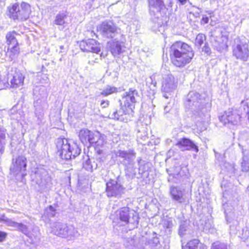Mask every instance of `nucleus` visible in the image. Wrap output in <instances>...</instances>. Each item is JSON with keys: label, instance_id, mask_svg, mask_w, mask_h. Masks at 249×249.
<instances>
[{"label": "nucleus", "instance_id": "bb28decb", "mask_svg": "<svg viewBox=\"0 0 249 249\" xmlns=\"http://www.w3.org/2000/svg\"><path fill=\"white\" fill-rule=\"evenodd\" d=\"M95 137H97V139H95L94 142L91 143L90 146H93L97 151V152L100 154L102 153L103 150L100 149L101 148L103 147L104 144L106 143L105 141L104 135H101L99 132H96Z\"/></svg>", "mask_w": 249, "mask_h": 249}, {"label": "nucleus", "instance_id": "603ef678", "mask_svg": "<svg viewBox=\"0 0 249 249\" xmlns=\"http://www.w3.org/2000/svg\"><path fill=\"white\" fill-rule=\"evenodd\" d=\"M219 249H227L226 245L224 244H220L219 245Z\"/></svg>", "mask_w": 249, "mask_h": 249}, {"label": "nucleus", "instance_id": "f03ea898", "mask_svg": "<svg viewBox=\"0 0 249 249\" xmlns=\"http://www.w3.org/2000/svg\"><path fill=\"white\" fill-rule=\"evenodd\" d=\"M204 99L196 91H190L187 95L185 107L187 111L201 117L204 111Z\"/></svg>", "mask_w": 249, "mask_h": 249}, {"label": "nucleus", "instance_id": "20e7f679", "mask_svg": "<svg viewBox=\"0 0 249 249\" xmlns=\"http://www.w3.org/2000/svg\"><path fill=\"white\" fill-rule=\"evenodd\" d=\"M32 178L38 185V191L41 193L49 192L53 187L51 177L43 168H37L34 174L31 175Z\"/></svg>", "mask_w": 249, "mask_h": 249}, {"label": "nucleus", "instance_id": "e433bc0d", "mask_svg": "<svg viewBox=\"0 0 249 249\" xmlns=\"http://www.w3.org/2000/svg\"><path fill=\"white\" fill-rule=\"evenodd\" d=\"M67 18V15L65 13H59L56 16L53 23L57 25L63 26L65 23Z\"/></svg>", "mask_w": 249, "mask_h": 249}, {"label": "nucleus", "instance_id": "c85d7f7f", "mask_svg": "<svg viewBox=\"0 0 249 249\" xmlns=\"http://www.w3.org/2000/svg\"><path fill=\"white\" fill-rule=\"evenodd\" d=\"M8 136L6 129L0 125V154H2L6 144V138Z\"/></svg>", "mask_w": 249, "mask_h": 249}, {"label": "nucleus", "instance_id": "7ed1b4c3", "mask_svg": "<svg viewBox=\"0 0 249 249\" xmlns=\"http://www.w3.org/2000/svg\"><path fill=\"white\" fill-rule=\"evenodd\" d=\"M7 10L10 18L19 21L26 20L31 13L30 4L25 2L11 4L7 7Z\"/></svg>", "mask_w": 249, "mask_h": 249}, {"label": "nucleus", "instance_id": "6ab92c4d", "mask_svg": "<svg viewBox=\"0 0 249 249\" xmlns=\"http://www.w3.org/2000/svg\"><path fill=\"white\" fill-rule=\"evenodd\" d=\"M121 107L119 111L114 110L109 115L112 119H117L121 121L127 122L130 120L133 116V113H129L128 111V107L124 105H121Z\"/></svg>", "mask_w": 249, "mask_h": 249}, {"label": "nucleus", "instance_id": "8fccbe9b", "mask_svg": "<svg viewBox=\"0 0 249 249\" xmlns=\"http://www.w3.org/2000/svg\"><path fill=\"white\" fill-rule=\"evenodd\" d=\"M211 249H218V243L214 242L212 244Z\"/></svg>", "mask_w": 249, "mask_h": 249}, {"label": "nucleus", "instance_id": "423d86ee", "mask_svg": "<svg viewBox=\"0 0 249 249\" xmlns=\"http://www.w3.org/2000/svg\"><path fill=\"white\" fill-rule=\"evenodd\" d=\"M249 40L244 36L236 37L232 45V52L237 59L247 61L249 57Z\"/></svg>", "mask_w": 249, "mask_h": 249}, {"label": "nucleus", "instance_id": "79ce46f5", "mask_svg": "<svg viewBox=\"0 0 249 249\" xmlns=\"http://www.w3.org/2000/svg\"><path fill=\"white\" fill-rule=\"evenodd\" d=\"M17 230L20 231L23 233L25 235H28V230L27 227L22 223H18V226H17Z\"/></svg>", "mask_w": 249, "mask_h": 249}, {"label": "nucleus", "instance_id": "f257e3e1", "mask_svg": "<svg viewBox=\"0 0 249 249\" xmlns=\"http://www.w3.org/2000/svg\"><path fill=\"white\" fill-rule=\"evenodd\" d=\"M56 147L61 158L65 160L75 158L81 152L76 143L65 138L57 140Z\"/></svg>", "mask_w": 249, "mask_h": 249}, {"label": "nucleus", "instance_id": "c9c22d12", "mask_svg": "<svg viewBox=\"0 0 249 249\" xmlns=\"http://www.w3.org/2000/svg\"><path fill=\"white\" fill-rule=\"evenodd\" d=\"M11 119L19 121L22 119L23 112L22 110L17 111L16 107H13L9 112Z\"/></svg>", "mask_w": 249, "mask_h": 249}, {"label": "nucleus", "instance_id": "0eeeda50", "mask_svg": "<svg viewBox=\"0 0 249 249\" xmlns=\"http://www.w3.org/2000/svg\"><path fill=\"white\" fill-rule=\"evenodd\" d=\"M98 32L105 38L113 39L115 37L118 38L123 36V33L120 28L111 21H105L98 27Z\"/></svg>", "mask_w": 249, "mask_h": 249}, {"label": "nucleus", "instance_id": "bf43d9fd", "mask_svg": "<svg viewBox=\"0 0 249 249\" xmlns=\"http://www.w3.org/2000/svg\"><path fill=\"white\" fill-rule=\"evenodd\" d=\"M44 78H43V79L45 80H48V77L46 75H44Z\"/></svg>", "mask_w": 249, "mask_h": 249}, {"label": "nucleus", "instance_id": "72a5a7b5", "mask_svg": "<svg viewBox=\"0 0 249 249\" xmlns=\"http://www.w3.org/2000/svg\"><path fill=\"white\" fill-rule=\"evenodd\" d=\"M120 88H117L114 86L110 85H107L102 92H100V95H102L104 96H107L113 93H117L119 91Z\"/></svg>", "mask_w": 249, "mask_h": 249}, {"label": "nucleus", "instance_id": "aec40b11", "mask_svg": "<svg viewBox=\"0 0 249 249\" xmlns=\"http://www.w3.org/2000/svg\"><path fill=\"white\" fill-rule=\"evenodd\" d=\"M34 107H35L36 116L39 121L41 122L44 116V111L48 107L46 102V94L42 99H38L35 101Z\"/></svg>", "mask_w": 249, "mask_h": 249}, {"label": "nucleus", "instance_id": "2eb2a0df", "mask_svg": "<svg viewBox=\"0 0 249 249\" xmlns=\"http://www.w3.org/2000/svg\"><path fill=\"white\" fill-rule=\"evenodd\" d=\"M125 40V36L123 34V36L120 38L115 37L107 42L108 49L114 56L119 55L122 52V46Z\"/></svg>", "mask_w": 249, "mask_h": 249}, {"label": "nucleus", "instance_id": "4468645a", "mask_svg": "<svg viewBox=\"0 0 249 249\" xmlns=\"http://www.w3.org/2000/svg\"><path fill=\"white\" fill-rule=\"evenodd\" d=\"M139 167V173L136 174V169L132 168V170L130 172L129 176L131 178L136 177L137 178H146L148 176L149 171L150 168L151 164L148 162L142 160L141 159L139 158L138 160Z\"/></svg>", "mask_w": 249, "mask_h": 249}, {"label": "nucleus", "instance_id": "864d4df0", "mask_svg": "<svg viewBox=\"0 0 249 249\" xmlns=\"http://www.w3.org/2000/svg\"><path fill=\"white\" fill-rule=\"evenodd\" d=\"M182 5H184L187 0H178Z\"/></svg>", "mask_w": 249, "mask_h": 249}, {"label": "nucleus", "instance_id": "0e129e2a", "mask_svg": "<svg viewBox=\"0 0 249 249\" xmlns=\"http://www.w3.org/2000/svg\"><path fill=\"white\" fill-rule=\"evenodd\" d=\"M157 17L158 18H159V16L158 15L157 16Z\"/></svg>", "mask_w": 249, "mask_h": 249}, {"label": "nucleus", "instance_id": "9b49d317", "mask_svg": "<svg viewBox=\"0 0 249 249\" xmlns=\"http://www.w3.org/2000/svg\"><path fill=\"white\" fill-rule=\"evenodd\" d=\"M124 188L117 180L110 179L106 183V193L108 197H120L124 193Z\"/></svg>", "mask_w": 249, "mask_h": 249}, {"label": "nucleus", "instance_id": "2f4dec72", "mask_svg": "<svg viewBox=\"0 0 249 249\" xmlns=\"http://www.w3.org/2000/svg\"><path fill=\"white\" fill-rule=\"evenodd\" d=\"M18 34L15 31L10 32L6 36V41L8 46L18 45L16 36Z\"/></svg>", "mask_w": 249, "mask_h": 249}, {"label": "nucleus", "instance_id": "c756f323", "mask_svg": "<svg viewBox=\"0 0 249 249\" xmlns=\"http://www.w3.org/2000/svg\"><path fill=\"white\" fill-rule=\"evenodd\" d=\"M242 154L241 170L243 172H249V150L243 149Z\"/></svg>", "mask_w": 249, "mask_h": 249}, {"label": "nucleus", "instance_id": "4be33fe9", "mask_svg": "<svg viewBox=\"0 0 249 249\" xmlns=\"http://www.w3.org/2000/svg\"><path fill=\"white\" fill-rule=\"evenodd\" d=\"M96 132H93L88 129L84 128L80 130L78 136L81 142L87 146H90L91 143L94 142L97 137H95Z\"/></svg>", "mask_w": 249, "mask_h": 249}, {"label": "nucleus", "instance_id": "9d476101", "mask_svg": "<svg viewBox=\"0 0 249 249\" xmlns=\"http://www.w3.org/2000/svg\"><path fill=\"white\" fill-rule=\"evenodd\" d=\"M139 97L137 90L130 89L122 95V99L120 100V105H124L128 107V112H134L135 105Z\"/></svg>", "mask_w": 249, "mask_h": 249}, {"label": "nucleus", "instance_id": "5fc2aeb1", "mask_svg": "<svg viewBox=\"0 0 249 249\" xmlns=\"http://www.w3.org/2000/svg\"><path fill=\"white\" fill-rule=\"evenodd\" d=\"M154 243H155L156 244L159 242V239L158 238H154L153 239Z\"/></svg>", "mask_w": 249, "mask_h": 249}, {"label": "nucleus", "instance_id": "de8ad7c7", "mask_svg": "<svg viewBox=\"0 0 249 249\" xmlns=\"http://www.w3.org/2000/svg\"><path fill=\"white\" fill-rule=\"evenodd\" d=\"M209 18L206 17V16H203L201 19V23L202 24H206L207 23H208V21H209Z\"/></svg>", "mask_w": 249, "mask_h": 249}, {"label": "nucleus", "instance_id": "3c124183", "mask_svg": "<svg viewBox=\"0 0 249 249\" xmlns=\"http://www.w3.org/2000/svg\"><path fill=\"white\" fill-rule=\"evenodd\" d=\"M198 247H199V249H207V247L199 242Z\"/></svg>", "mask_w": 249, "mask_h": 249}, {"label": "nucleus", "instance_id": "f704fd0d", "mask_svg": "<svg viewBox=\"0 0 249 249\" xmlns=\"http://www.w3.org/2000/svg\"><path fill=\"white\" fill-rule=\"evenodd\" d=\"M19 53L18 45L8 46L7 55L9 56L10 60H13L18 56Z\"/></svg>", "mask_w": 249, "mask_h": 249}, {"label": "nucleus", "instance_id": "4c0bfd02", "mask_svg": "<svg viewBox=\"0 0 249 249\" xmlns=\"http://www.w3.org/2000/svg\"><path fill=\"white\" fill-rule=\"evenodd\" d=\"M3 222L7 226L13 227L15 229H17V226H18V223L13 221L12 219L5 217L4 215L0 217V222Z\"/></svg>", "mask_w": 249, "mask_h": 249}, {"label": "nucleus", "instance_id": "f8f14e48", "mask_svg": "<svg viewBox=\"0 0 249 249\" xmlns=\"http://www.w3.org/2000/svg\"><path fill=\"white\" fill-rule=\"evenodd\" d=\"M149 10L151 14L157 15L167 7H172V0H148Z\"/></svg>", "mask_w": 249, "mask_h": 249}, {"label": "nucleus", "instance_id": "ea45409f", "mask_svg": "<svg viewBox=\"0 0 249 249\" xmlns=\"http://www.w3.org/2000/svg\"><path fill=\"white\" fill-rule=\"evenodd\" d=\"M44 214L49 218L53 217L55 215L56 211L55 209L51 205L45 209Z\"/></svg>", "mask_w": 249, "mask_h": 249}, {"label": "nucleus", "instance_id": "a878e982", "mask_svg": "<svg viewBox=\"0 0 249 249\" xmlns=\"http://www.w3.org/2000/svg\"><path fill=\"white\" fill-rule=\"evenodd\" d=\"M24 76L19 71H16L10 81V87L12 88H18L23 85Z\"/></svg>", "mask_w": 249, "mask_h": 249}, {"label": "nucleus", "instance_id": "f3484780", "mask_svg": "<svg viewBox=\"0 0 249 249\" xmlns=\"http://www.w3.org/2000/svg\"><path fill=\"white\" fill-rule=\"evenodd\" d=\"M80 47L83 52H91L98 53L101 51L100 43L92 38L81 41Z\"/></svg>", "mask_w": 249, "mask_h": 249}, {"label": "nucleus", "instance_id": "dca6fc26", "mask_svg": "<svg viewBox=\"0 0 249 249\" xmlns=\"http://www.w3.org/2000/svg\"><path fill=\"white\" fill-rule=\"evenodd\" d=\"M170 193L172 199L179 203L186 202L188 201L189 195L186 193L185 189L171 186L170 189Z\"/></svg>", "mask_w": 249, "mask_h": 249}, {"label": "nucleus", "instance_id": "09e8293b", "mask_svg": "<svg viewBox=\"0 0 249 249\" xmlns=\"http://www.w3.org/2000/svg\"><path fill=\"white\" fill-rule=\"evenodd\" d=\"M109 102L108 100H103L101 103V106L103 108H105L108 107Z\"/></svg>", "mask_w": 249, "mask_h": 249}, {"label": "nucleus", "instance_id": "1a4fd4ad", "mask_svg": "<svg viewBox=\"0 0 249 249\" xmlns=\"http://www.w3.org/2000/svg\"><path fill=\"white\" fill-rule=\"evenodd\" d=\"M177 83L172 74L168 73L163 75L161 91L164 98L168 99L172 96L177 87Z\"/></svg>", "mask_w": 249, "mask_h": 249}, {"label": "nucleus", "instance_id": "58836bf2", "mask_svg": "<svg viewBox=\"0 0 249 249\" xmlns=\"http://www.w3.org/2000/svg\"><path fill=\"white\" fill-rule=\"evenodd\" d=\"M199 241L198 239L190 240L185 246H182V249H197Z\"/></svg>", "mask_w": 249, "mask_h": 249}, {"label": "nucleus", "instance_id": "5701e85b", "mask_svg": "<svg viewBox=\"0 0 249 249\" xmlns=\"http://www.w3.org/2000/svg\"><path fill=\"white\" fill-rule=\"evenodd\" d=\"M240 116L237 113H233L230 109L226 111L224 114L219 116V120L224 125L227 123H231L233 125L237 124L240 121Z\"/></svg>", "mask_w": 249, "mask_h": 249}, {"label": "nucleus", "instance_id": "39448f33", "mask_svg": "<svg viewBox=\"0 0 249 249\" xmlns=\"http://www.w3.org/2000/svg\"><path fill=\"white\" fill-rule=\"evenodd\" d=\"M51 232L59 237L65 238L69 240H73L78 237L80 234L73 226L60 222H56L51 225Z\"/></svg>", "mask_w": 249, "mask_h": 249}, {"label": "nucleus", "instance_id": "a211bd4d", "mask_svg": "<svg viewBox=\"0 0 249 249\" xmlns=\"http://www.w3.org/2000/svg\"><path fill=\"white\" fill-rule=\"evenodd\" d=\"M173 64L178 67H183L189 63L193 57L194 53L190 52L188 54H170Z\"/></svg>", "mask_w": 249, "mask_h": 249}, {"label": "nucleus", "instance_id": "680f3d73", "mask_svg": "<svg viewBox=\"0 0 249 249\" xmlns=\"http://www.w3.org/2000/svg\"><path fill=\"white\" fill-rule=\"evenodd\" d=\"M130 241H131V245L132 244H134V240H132V239H130Z\"/></svg>", "mask_w": 249, "mask_h": 249}, {"label": "nucleus", "instance_id": "37998d69", "mask_svg": "<svg viewBox=\"0 0 249 249\" xmlns=\"http://www.w3.org/2000/svg\"><path fill=\"white\" fill-rule=\"evenodd\" d=\"M160 78V75L159 74H153L152 75L150 76V78L151 84H152L154 87H156L157 83V81L159 80Z\"/></svg>", "mask_w": 249, "mask_h": 249}, {"label": "nucleus", "instance_id": "ddd939ff", "mask_svg": "<svg viewBox=\"0 0 249 249\" xmlns=\"http://www.w3.org/2000/svg\"><path fill=\"white\" fill-rule=\"evenodd\" d=\"M116 155L124 159V162L127 166L128 172H131L133 168L134 160L136 158V153L132 149L128 150H118Z\"/></svg>", "mask_w": 249, "mask_h": 249}, {"label": "nucleus", "instance_id": "6e6d98bb", "mask_svg": "<svg viewBox=\"0 0 249 249\" xmlns=\"http://www.w3.org/2000/svg\"><path fill=\"white\" fill-rule=\"evenodd\" d=\"M196 201L197 202H202V199L200 198H198L197 196L196 197Z\"/></svg>", "mask_w": 249, "mask_h": 249}, {"label": "nucleus", "instance_id": "7c9ffc66", "mask_svg": "<svg viewBox=\"0 0 249 249\" xmlns=\"http://www.w3.org/2000/svg\"><path fill=\"white\" fill-rule=\"evenodd\" d=\"M97 163L93 159H89L88 156L83 162V167L86 170L92 172L97 168Z\"/></svg>", "mask_w": 249, "mask_h": 249}, {"label": "nucleus", "instance_id": "49530a36", "mask_svg": "<svg viewBox=\"0 0 249 249\" xmlns=\"http://www.w3.org/2000/svg\"><path fill=\"white\" fill-rule=\"evenodd\" d=\"M7 234L6 232L0 231V242H2L4 240L6 237Z\"/></svg>", "mask_w": 249, "mask_h": 249}, {"label": "nucleus", "instance_id": "c03bdc74", "mask_svg": "<svg viewBox=\"0 0 249 249\" xmlns=\"http://www.w3.org/2000/svg\"><path fill=\"white\" fill-rule=\"evenodd\" d=\"M147 132L145 131L141 132L140 130H138L137 137L138 138H140L142 140H145L147 137Z\"/></svg>", "mask_w": 249, "mask_h": 249}, {"label": "nucleus", "instance_id": "052dcab7", "mask_svg": "<svg viewBox=\"0 0 249 249\" xmlns=\"http://www.w3.org/2000/svg\"><path fill=\"white\" fill-rule=\"evenodd\" d=\"M164 110H165V111H166V112H168V107H167V106H166V107H164Z\"/></svg>", "mask_w": 249, "mask_h": 249}, {"label": "nucleus", "instance_id": "b1692460", "mask_svg": "<svg viewBox=\"0 0 249 249\" xmlns=\"http://www.w3.org/2000/svg\"><path fill=\"white\" fill-rule=\"evenodd\" d=\"M168 174V180L170 182L179 183L184 178V175H182L180 172L179 166H177L175 169L170 168L166 169Z\"/></svg>", "mask_w": 249, "mask_h": 249}, {"label": "nucleus", "instance_id": "e2e57ef3", "mask_svg": "<svg viewBox=\"0 0 249 249\" xmlns=\"http://www.w3.org/2000/svg\"><path fill=\"white\" fill-rule=\"evenodd\" d=\"M159 25L161 26V23H159V24H158V26H159Z\"/></svg>", "mask_w": 249, "mask_h": 249}, {"label": "nucleus", "instance_id": "473e14b6", "mask_svg": "<svg viewBox=\"0 0 249 249\" xmlns=\"http://www.w3.org/2000/svg\"><path fill=\"white\" fill-rule=\"evenodd\" d=\"M221 37L220 39L222 40L220 44H219V51L224 52L227 50L228 46V35L227 33L221 32Z\"/></svg>", "mask_w": 249, "mask_h": 249}, {"label": "nucleus", "instance_id": "412c9836", "mask_svg": "<svg viewBox=\"0 0 249 249\" xmlns=\"http://www.w3.org/2000/svg\"><path fill=\"white\" fill-rule=\"evenodd\" d=\"M193 52L192 48L187 44L178 41L174 43L170 48V54H188Z\"/></svg>", "mask_w": 249, "mask_h": 249}, {"label": "nucleus", "instance_id": "cd10ccee", "mask_svg": "<svg viewBox=\"0 0 249 249\" xmlns=\"http://www.w3.org/2000/svg\"><path fill=\"white\" fill-rule=\"evenodd\" d=\"M116 217L121 222L126 224L129 223L130 218L129 209L128 207H123L118 210L116 213Z\"/></svg>", "mask_w": 249, "mask_h": 249}, {"label": "nucleus", "instance_id": "13d9d810", "mask_svg": "<svg viewBox=\"0 0 249 249\" xmlns=\"http://www.w3.org/2000/svg\"><path fill=\"white\" fill-rule=\"evenodd\" d=\"M209 48L206 47V46H205V49H203V51H204L205 52H206V53H208L209 52Z\"/></svg>", "mask_w": 249, "mask_h": 249}, {"label": "nucleus", "instance_id": "6e6552de", "mask_svg": "<svg viewBox=\"0 0 249 249\" xmlns=\"http://www.w3.org/2000/svg\"><path fill=\"white\" fill-rule=\"evenodd\" d=\"M27 159L23 156H19L13 159L10 167V174L15 176L17 179L23 178L26 175Z\"/></svg>", "mask_w": 249, "mask_h": 249}, {"label": "nucleus", "instance_id": "393cba45", "mask_svg": "<svg viewBox=\"0 0 249 249\" xmlns=\"http://www.w3.org/2000/svg\"><path fill=\"white\" fill-rule=\"evenodd\" d=\"M176 145L181 150H192L196 152L198 151V147L190 139L182 138L178 141Z\"/></svg>", "mask_w": 249, "mask_h": 249}, {"label": "nucleus", "instance_id": "4d7b16f0", "mask_svg": "<svg viewBox=\"0 0 249 249\" xmlns=\"http://www.w3.org/2000/svg\"><path fill=\"white\" fill-rule=\"evenodd\" d=\"M90 36H91V37H93L94 36H96L95 33L93 31L90 32Z\"/></svg>", "mask_w": 249, "mask_h": 249}, {"label": "nucleus", "instance_id": "a19ab883", "mask_svg": "<svg viewBox=\"0 0 249 249\" xmlns=\"http://www.w3.org/2000/svg\"><path fill=\"white\" fill-rule=\"evenodd\" d=\"M205 40V36L204 34H199L196 38V45L197 47H200Z\"/></svg>", "mask_w": 249, "mask_h": 249}, {"label": "nucleus", "instance_id": "a18cd8bd", "mask_svg": "<svg viewBox=\"0 0 249 249\" xmlns=\"http://www.w3.org/2000/svg\"><path fill=\"white\" fill-rule=\"evenodd\" d=\"M186 228L187 227L185 224H181L180 225L178 230V234L180 236H182L185 234Z\"/></svg>", "mask_w": 249, "mask_h": 249}]
</instances>
